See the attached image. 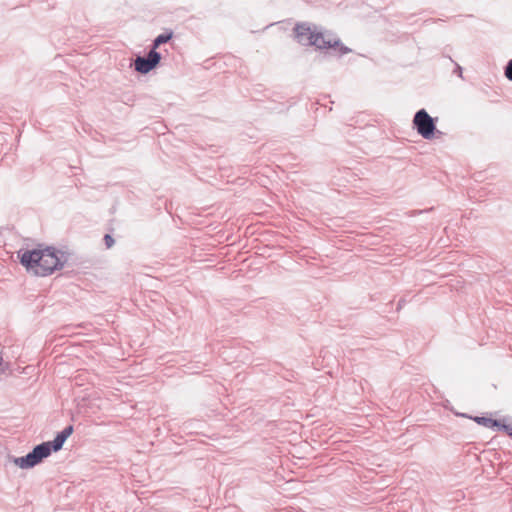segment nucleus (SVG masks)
<instances>
[{"mask_svg": "<svg viewBox=\"0 0 512 512\" xmlns=\"http://www.w3.org/2000/svg\"><path fill=\"white\" fill-rule=\"evenodd\" d=\"M160 60L161 54L150 50L145 57L137 56L134 61V69L141 74H147L159 64Z\"/></svg>", "mask_w": 512, "mask_h": 512, "instance_id": "5", "label": "nucleus"}, {"mask_svg": "<svg viewBox=\"0 0 512 512\" xmlns=\"http://www.w3.org/2000/svg\"><path fill=\"white\" fill-rule=\"evenodd\" d=\"M50 455L48 444L41 443L36 445L31 452L22 457L13 459L15 465L22 469H30L38 465L44 458Z\"/></svg>", "mask_w": 512, "mask_h": 512, "instance_id": "4", "label": "nucleus"}, {"mask_svg": "<svg viewBox=\"0 0 512 512\" xmlns=\"http://www.w3.org/2000/svg\"><path fill=\"white\" fill-rule=\"evenodd\" d=\"M498 430H504L509 436L512 437V424H503L501 423L500 427H497Z\"/></svg>", "mask_w": 512, "mask_h": 512, "instance_id": "12", "label": "nucleus"}, {"mask_svg": "<svg viewBox=\"0 0 512 512\" xmlns=\"http://www.w3.org/2000/svg\"><path fill=\"white\" fill-rule=\"evenodd\" d=\"M173 37V32L170 30L168 32H165V33H162L160 35H158L154 40H153V44H152V49L151 50H155L157 51L156 49L164 44V43H167L168 41H170Z\"/></svg>", "mask_w": 512, "mask_h": 512, "instance_id": "7", "label": "nucleus"}, {"mask_svg": "<svg viewBox=\"0 0 512 512\" xmlns=\"http://www.w3.org/2000/svg\"><path fill=\"white\" fill-rule=\"evenodd\" d=\"M103 240L106 248L108 249L111 248L115 243L114 238L110 234H105Z\"/></svg>", "mask_w": 512, "mask_h": 512, "instance_id": "11", "label": "nucleus"}, {"mask_svg": "<svg viewBox=\"0 0 512 512\" xmlns=\"http://www.w3.org/2000/svg\"><path fill=\"white\" fill-rule=\"evenodd\" d=\"M73 426H66L61 432H59L52 441L43 442L44 444H48L50 448V453L52 451H59L62 449L67 438L73 433Z\"/></svg>", "mask_w": 512, "mask_h": 512, "instance_id": "6", "label": "nucleus"}, {"mask_svg": "<svg viewBox=\"0 0 512 512\" xmlns=\"http://www.w3.org/2000/svg\"><path fill=\"white\" fill-rule=\"evenodd\" d=\"M504 74L508 80L512 81V59L508 61Z\"/></svg>", "mask_w": 512, "mask_h": 512, "instance_id": "10", "label": "nucleus"}, {"mask_svg": "<svg viewBox=\"0 0 512 512\" xmlns=\"http://www.w3.org/2000/svg\"><path fill=\"white\" fill-rule=\"evenodd\" d=\"M20 263L36 276L45 277L61 270L68 261V254L52 246L19 252Z\"/></svg>", "mask_w": 512, "mask_h": 512, "instance_id": "1", "label": "nucleus"}, {"mask_svg": "<svg viewBox=\"0 0 512 512\" xmlns=\"http://www.w3.org/2000/svg\"><path fill=\"white\" fill-rule=\"evenodd\" d=\"M10 369V364L4 361L2 353L0 352V376L6 374V372Z\"/></svg>", "mask_w": 512, "mask_h": 512, "instance_id": "9", "label": "nucleus"}, {"mask_svg": "<svg viewBox=\"0 0 512 512\" xmlns=\"http://www.w3.org/2000/svg\"><path fill=\"white\" fill-rule=\"evenodd\" d=\"M478 424L483 425L487 428L500 427L501 422L487 417H475L474 419Z\"/></svg>", "mask_w": 512, "mask_h": 512, "instance_id": "8", "label": "nucleus"}, {"mask_svg": "<svg viewBox=\"0 0 512 512\" xmlns=\"http://www.w3.org/2000/svg\"><path fill=\"white\" fill-rule=\"evenodd\" d=\"M294 31L297 41L302 45L315 46L317 49L339 48L341 55L350 52L349 48L341 44L339 38L331 34L317 32L306 23L296 25Z\"/></svg>", "mask_w": 512, "mask_h": 512, "instance_id": "2", "label": "nucleus"}, {"mask_svg": "<svg viewBox=\"0 0 512 512\" xmlns=\"http://www.w3.org/2000/svg\"><path fill=\"white\" fill-rule=\"evenodd\" d=\"M437 118L431 117L425 109L418 110L413 117V128L424 139L431 140L435 136Z\"/></svg>", "mask_w": 512, "mask_h": 512, "instance_id": "3", "label": "nucleus"}, {"mask_svg": "<svg viewBox=\"0 0 512 512\" xmlns=\"http://www.w3.org/2000/svg\"><path fill=\"white\" fill-rule=\"evenodd\" d=\"M454 73L459 77H462V67L459 64L455 65Z\"/></svg>", "mask_w": 512, "mask_h": 512, "instance_id": "13", "label": "nucleus"}]
</instances>
